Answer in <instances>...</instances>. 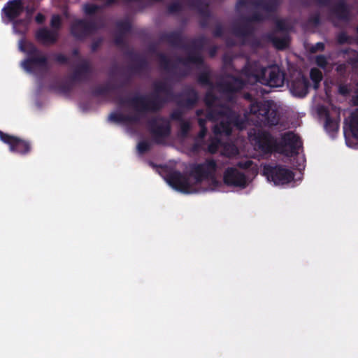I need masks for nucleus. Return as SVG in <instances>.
Masks as SVG:
<instances>
[{"mask_svg":"<svg viewBox=\"0 0 358 358\" xmlns=\"http://www.w3.org/2000/svg\"><path fill=\"white\" fill-rule=\"evenodd\" d=\"M276 28L280 31H285L286 30V24L284 20H278L276 21L275 23Z\"/></svg>","mask_w":358,"mask_h":358,"instance_id":"obj_56","label":"nucleus"},{"mask_svg":"<svg viewBox=\"0 0 358 358\" xmlns=\"http://www.w3.org/2000/svg\"><path fill=\"white\" fill-rule=\"evenodd\" d=\"M310 78L313 83H320L323 78L322 73L317 68H313L310 71Z\"/></svg>","mask_w":358,"mask_h":358,"instance_id":"obj_39","label":"nucleus"},{"mask_svg":"<svg viewBox=\"0 0 358 358\" xmlns=\"http://www.w3.org/2000/svg\"><path fill=\"white\" fill-rule=\"evenodd\" d=\"M207 42L208 39L204 36L192 39L189 45H186L187 48L184 49L187 52V55L185 57H178L176 62L185 66L189 64H195L198 66H203L204 59L201 51L203 50Z\"/></svg>","mask_w":358,"mask_h":358,"instance_id":"obj_6","label":"nucleus"},{"mask_svg":"<svg viewBox=\"0 0 358 358\" xmlns=\"http://www.w3.org/2000/svg\"><path fill=\"white\" fill-rule=\"evenodd\" d=\"M220 141L214 139L210 141L208 145V151L211 154H215L217 152L219 148Z\"/></svg>","mask_w":358,"mask_h":358,"instance_id":"obj_47","label":"nucleus"},{"mask_svg":"<svg viewBox=\"0 0 358 358\" xmlns=\"http://www.w3.org/2000/svg\"><path fill=\"white\" fill-rule=\"evenodd\" d=\"M325 113L324 128L328 133H335L338 129V124L336 120L333 119L329 111L326 108H323Z\"/></svg>","mask_w":358,"mask_h":358,"instance_id":"obj_31","label":"nucleus"},{"mask_svg":"<svg viewBox=\"0 0 358 358\" xmlns=\"http://www.w3.org/2000/svg\"><path fill=\"white\" fill-rule=\"evenodd\" d=\"M249 138L255 149L264 154H271L273 152L285 153V150L279 149L277 140L267 131L258 130L253 133L250 131Z\"/></svg>","mask_w":358,"mask_h":358,"instance_id":"obj_5","label":"nucleus"},{"mask_svg":"<svg viewBox=\"0 0 358 358\" xmlns=\"http://www.w3.org/2000/svg\"><path fill=\"white\" fill-rule=\"evenodd\" d=\"M184 113L180 109H176L170 114V119L180 122V134L182 137H187L190 129L191 124L189 121L183 119Z\"/></svg>","mask_w":358,"mask_h":358,"instance_id":"obj_29","label":"nucleus"},{"mask_svg":"<svg viewBox=\"0 0 358 358\" xmlns=\"http://www.w3.org/2000/svg\"><path fill=\"white\" fill-rule=\"evenodd\" d=\"M185 39L181 31L163 33L159 36L161 42H165L172 47L182 49L187 48V46L185 44Z\"/></svg>","mask_w":358,"mask_h":358,"instance_id":"obj_21","label":"nucleus"},{"mask_svg":"<svg viewBox=\"0 0 358 358\" xmlns=\"http://www.w3.org/2000/svg\"><path fill=\"white\" fill-rule=\"evenodd\" d=\"M99 6L92 3H86L83 7V10L87 15H94L99 10Z\"/></svg>","mask_w":358,"mask_h":358,"instance_id":"obj_41","label":"nucleus"},{"mask_svg":"<svg viewBox=\"0 0 358 358\" xmlns=\"http://www.w3.org/2000/svg\"><path fill=\"white\" fill-rule=\"evenodd\" d=\"M98 29V26L94 20L85 19H76L70 26V33L76 40L83 41Z\"/></svg>","mask_w":358,"mask_h":358,"instance_id":"obj_13","label":"nucleus"},{"mask_svg":"<svg viewBox=\"0 0 358 358\" xmlns=\"http://www.w3.org/2000/svg\"><path fill=\"white\" fill-rule=\"evenodd\" d=\"M92 73V67L87 61H83L78 65L70 76L72 82H80L87 80Z\"/></svg>","mask_w":358,"mask_h":358,"instance_id":"obj_26","label":"nucleus"},{"mask_svg":"<svg viewBox=\"0 0 358 358\" xmlns=\"http://www.w3.org/2000/svg\"><path fill=\"white\" fill-rule=\"evenodd\" d=\"M106 85L109 88V92H115V91H118L119 90L122 88L125 85V83L124 82L120 85L107 83Z\"/></svg>","mask_w":358,"mask_h":358,"instance_id":"obj_54","label":"nucleus"},{"mask_svg":"<svg viewBox=\"0 0 358 358\" xmlns=\"http://www.w3.org/2000/svg\"><path fill=\"white\" fill-rule=\"evenodd\" d=\"M189 6L196 9L202 17H210V11L208 8V3L203 0H189Z\"/></svg>","mask_w":358,"mask_h":358,"instance_id":"obj_30","label":"nucleus"},{"mask_svg":"<svg viewBox=\"0 0 358 358\" xmlns=\"http://www.w3.org/2000/svg\"><path fill=\"white\" fill-rule=\"evenodd\" d=\"M102 43H103V38L101 37L94 40V41H92V43L91 44L92 51L96 52L98 50V48L100 47V45H101Z\"/></svg>","mask_w":358,"mask_h":358,"instance_id":"obj_53","label":"nucleus"},{"mask_svg":"<svg viewBox=\"0 0 358 358\" xmlns=\"http://www.w3.org/2000/svg\"><path fill=\"white\" fill-rule=\"evenodd\" d=\"M50 24V29L46 27H43L38 29L35 32L36 40L43 45H52L58 41L59 31L62 25L61 17L57 14L53 15Z\"/></svg>","mask_w":358,"mask_h":358,"instance_id":"obj_8","label":"nucleus"},{"mask_svg":"<svg viewBox=\"0 0 358 358\" xmlns=\"http://www.w3.org/2000/svg\"><path fill=\"white\" fill-rule=\"evenodd\" d=\"M116 2H117V0H106L104 2V6H106V7L110 6L111 5L115 3Z\"/></svg>","mask_w":358,"mask_h":358,"instance_id":"obj_64","label":"nucleus"},{"mask_svg":"<svg viewBox=\"0 0 358 358\" xmlns=\"http://www.w3.org/2000/svg\"><path fill=\"white\" fill-rule=\"evenodd\" d=\"M208 129L207 128H201L199 132L197 134L196 141H202L207 134Z\"/></svg>","mask_w":358,"mask_h":358,"instance_id":"obj_57","label":"nucleus"},{"mask_svg":"<svg viewBox=\"0 0 358 358\" xmlns=\"http://www.w3.org/2000/svg\"><path fill=\"white\" fill-rule=\"evenodd\" d=\"M338 92L342 96H347L350 94V89L346 84H339L338 86Z\"/></svg>","mask_w":358,"mask_h":358,"instance_id":"obj_48","label":"nucleus"},{"mask_svg":"<svg viewBox=\"0 0 358 358\" xmlns=\"http://www.w3.org/2000/svg\"><path fill=\"white\" fill-rule=\"evenodd\" d=\"M325 48V45L322 42H317L315 45H312L310 48V52L311 53H315L318 51H324Z\"/></svg>","mask_w":358,"mask_h":358,"instance_id":"obj_49","label":"nucleus"},{"mask_svg":"<svg viewBox=\"0 0 358 358\" xmlns=\"http://www.w3.org/2000/svg\"><path fill=\"white\" fill-rule=\"evenodd\" d=\"M24 10L22 0H10L2 9L6 17L10 21L18 17Z\"/></svg>","mask_w":358,"mask_h":358,"instance_id":"obj_23","label":"nucleus"},{"mask_svg":"<svg viewBox=\"0 0 358 358\" xmlns=\"http://www.w3.org/2000/svg\"><path fill=\"white\" fill-rule=\"evenodd\" d=\"M241 73L250 82L259 83L271 87L284 84L285 73L276 66L263 67L258 62H247Z\"/></svg>","mask_w":358,"mask_h":358,"instance_id":"obj_3","label":"nucleus"},{"mask_svg":"<svg viewBox=\"0 0 358 358\" xmlns=\"http://www.w3.org/2000/svg\"><path fill=\"white\" fill-rule=\"evenodd\" d=\"M166 87V82H164V81H157V82L154 83L153 87H154L155 92L157 94H155L152 99H149L148 96H147V98L149 100H153V99H156L157 97H159L161 99H163L164 100H165V102L163 103V106H164V103L167 102V99L165 97H161L159 95V94L163 93L164 91H165V87Z\"/></svg>","mask_w":358,"mask_h":358,"instance_id":"obj_33","label":"nucleus"},{"mask_svg":"<svg viewBox=\"0 0 358 358\" xmlns=\"http://www.w3.org/2000/svg\"><path fill=\"white\" fill-rule=\"evenodd\" d=\"M53 57L55 62L60 64H67L69 62V57L62 53H56Z\"/></svg>","mask_w":358,"mask_h":358,"instance_id":"obj_45","label":"nucleus"},{"mask_svg":"<svg viewBox=\"0 0 358 358\" xmlns=\"http://www.w3.org/2000/svg\"><path fill=\"white\" fill-rule=\"evenodd\" d=\"M116 27L120 34H125L131 30V23L129 19H124L116 22Z\"/></svg>","mask_w":358,"mask_h":358,"instance_id":"obj_34","label":"nucleus"},{"mask_svg":"<svg viewBox=\"0 0 358 358\" xmlns=\"http://www.w3.org/2000/svg\"><path fill=\"white\" fill-rule=\"evenodd\" d=\"M353 104L358 106V88L355 91V95L352 98Z\"/></svg>","mask_w":358,"mask_h":358,"instance_id":"obj_61","label":"nucleus"},{"mask_svg":"<svg viewBox=\"0 0 358 358\" xmlns=\"http://www.w3.org/2000/svg\"><path fill=\"white\" fill-rule=\"evenodd\" d=\"M125 55L135 62L134 64L129 66L130 71L133 73H140L148 69L149 64L145 57L134 52L133 50H127Z\"/></svg>","mask_w":358,"mask_h":358,"instance_id":"obj_24","label":"nucleus"},{"mask_svg":"<svg viewBox=\"0 0 358 358\" xmlns=\"http://www.w3.org/2000/svg\"><path fill=\"white\" fill-rule=\"evenodd\" d=\"M168 183L175 189L185 194L192 192V187L189 178L179 171H173L167 175Z\"/></svg>","mask_w":358,"mask_h":358,"instance_id":"obj_18","label":"nucleus"},{"mask_svg":"<svg viewBox=\"0 0 358 358\" xmlns=\"http://www.w3.org/2000/svg\"><path fill=\"white\" fill-rule=\"evenodd\" d=\"M217 47L214 45L213 47H211L209 50V56L210 57H214L217 53Z\"/></svg>","mask_w":358,"mask_h":358,"instance_id":"obj_60","label":"nucleus"},{"mask_svg":"<svg viewBox=\"0 0 358 358\" xmlns=\"http://www.w3.org/2000/svg\"><path fill=\"white\" fill-rule=\"evenodd\" d=\"M315 63L322 69H325L328 64L327 57L323 55H320L316 57Z\"/></svg>","mask_w":358,"mask_h":358,"instance_id":"obj_46","label":"nucleus"},{"mask_svg":"<svg viewBox=\"0 0 358 358\" xmlns=\"http://www.w3.org/2000/svg\"><path fill=\"white\" fill-rule=\"evenodd\" d=\"M45 20V16L43 13H37V15L35 17V21L37 24H42L44 23Z\"/></svg>","mask_w":358,"mask_h":358,"instance_id":"obj_55","label":"nucleus"},{"mask_svg":"<svg viewBox=\"0 0 358 358\" xmlns=\"http://www.w3.org/2000/svg\"><path fill=\"white\" fill-rule=\"evenodd\" d=\"M263 172L268 180L273 182L276 185L287 184L294 177V173L282 165H266Z\"/></svg>","mask_w":358,"mask_h":358,"instance_id":"obj_11","label":"nucleus"},{"mask_svg":"<svg viewBox=\"0 0 358 358\" xmlns=\"http://www.w3.org/2000/svg\"><path fill=\"white\" fill-rule=\"evenodd\" d=\"M308 23L312 24L314 27H318L321 23V18L320 13H316L311 15L308 19Z\"/></svg>","mask_w":358,"mask_h":358,"instance_id":"obj_44","label":"nucleus"},{"mask_svg":"<svg viewBox=\"0 0 358 358\" xmlns=\"http://www.w3.org/2000/svg\"><path fill=\"white\" fill-rule=\"evenodd\" d=\"M182 8V3L179 1H176L168 6L167 12L169 14H176L181 12Z\"/></svg>","mask_w":358,"mask_h":358,"instance_id":"obj_37","label":"nucleus"},{"mask_svg":"<svg viewBox=\"0 0 358 358\" xmlns=\"http://www.w3.org/2000/svg\"><path fill=\"white\" fill-rule=\"evenodd\" d=\"M163 94L167 97L173 98L179 108L188 110L192 109L199 100L198 92L190 86L185 87L181 92L174 94L172 86L166 83Z\"/></svg>","mask_w":358,"mask_h":358,"instance_id":"obj_7","label":"nucleus"},{"mask_svg":"<svg viewBox=\"0 0 358 358\" xmlns=\"http://www.w3.org/2000/svg\"><path fill=\"white\" fill-rule=\"evenodd\" d=\"M148 128L157 144L164 143L171 133L170 121L164 117H155L149 120Z\"/></svg>","mask_w":358,"mask_h":358,"instance_id":"obj_9","label":"nucleus"},{"mask_svg":"<svg viewBox=\"0 0 358 358\" xmlns=\"http://www.w3.org/2000/svg\"><path fill=\"white\" fill-rule=\"evenodd\" d=\"M351 40L352 38L344 31L339 33L337 36V41L341 45L350 44Z\"/></svg>","mask_w":358,"mask_h":358,"instance_id":"obj_42","label":"nucleus"},{"mask_svg":"<svg viewBox=\"0 0 358 358\" xmlns=\"http://www.w3.org/2000/svg\"><path fill=\"white\" fill-rule=\"evenodd\" d=\"M20 48L22 52L27 55V57H33L36 55H40L41 52L32 43H27L24 45L21 44Z\"/></svg>","mask_w":358,"mask_h":358,"instance_id":"obj_32","label":"nucleus"},{"mask_svg":"<svg viewBox=\"0 0 358 358\" xmlns=\"http://www.w3.org/2000/svg\"><path fill=\"white\" fill-rule=\"evenodd\" d=\"M243 20L242 24H236L232 27V33L237 37L245 38L253 35L255 29L251 23L264 22L265 17L259 12H254L251 15L243 17Z\"/></svg>","mask_w":358,"mask_h":358,"instance_id":"obj_15","label":"nucleus"},{"mask_svg":"<svg viewBox=\"0 0 358 358\" xmlns=\"http://www.w3.org/2000/svg\"><path fill=\"white\" fill-rule=\"evenodd\" d=\"M331 13L339 20L347 22L350 20V10L344 0L338 1L331 8Z\"/></svg>","mask_w":358,"mask_h":358,"instance_id":"obj_28","label":"nucleus"},{"mask_svg":"<svg viewBox=\"0 0 358 358\" xmlns=\"http://www.w3.org/2000/svg\"><path fill=\"white\" fill-rule=\"evenodd\" d=\"M157 56L161 68L171 74L173 76L182 78L188 75V73L186 71H177V66L175 64H173L171 60L164 53L159 52Z\"/></svg>","mask_w":358,"mask_h":358,"instance_id":"obj_22","label":"nucleus"},{"mask_svg":"<svg viewBox=\"0 0 358 358\" xmlns=\"http://www.w3.org/2000/svg\"><path fill=\"white\" fill-rule=\"evenodd\" d=\"M316 1L321 6H328L331 0H316Z\"/></svg>","mask_w":358,"mask_h":358,"instance_id":"obj_63","label":"nucleus"},{"mask_svg":"<svg viewBox=\"0 0 358 358\" xmlns=\"http://www.w3.org/2000/svg\"><path fill=\"white\" fill-rule=\"evenodd\" d=\"M245 85L243 78L228 74L217 81V87L220 92L231 96L242 90Z\"/></svg>","mask_w":358,"mask_h":358,"instance_id":"obj_14","label":"nucleus"},{"mask_svg":"<svg viewBox=\"0 0 358 358\" xmlns=\"http://www.w3.org/2000/svg\"><path fill=\"white\" fill-rule=\"evenodd\" d=\"M0 140L9 147V150L22 156H26L32 151L31 141L28 139L4 133L0 130Z\"/></svg>","mask_w":358,"mask_h":358,"instance_id":"obj_10","label":"nucleus"},{"mask_svg":"<svg viewBox=\"0 0 358 358\" xmlns=\"http://www.w3.org/2000/svg\"><path fill=\"white\" fill-rule=\"evenodd\" d=\"M209 17H201L199 21V24L202 28H206L208 25Z\"/></svg>","mask_w":358,"mask_h":358,"instance_id":"obj_59","label":"nucleus"},{"mask_svg":"<svg viewBox=\"0 0 358 358\" xmlns=\"http://www.w3.org/2000/svg\"><path fill=\"white\" fill-rule=\"evenodd\" d=\"M217 97L212 92H208L205 95L207 118L212 122L220 121L213 129L214 134L229 136L232 133L233 127L238 130L244 129L247 125L246 116L242 117L226 104L217 105Z\"/></svg>","mask_w":358,"mask_h":358,"instance_id":"obj_1","label":"nucleus"},{"mask_svg":"<svg viewBox=\"0 0 358 358\" xmlns=\"http://www.w3.org/2000/svg\"><path fill=\"white\" fill-rule=\"evenodd\" d=\"M310 87V83L306 77L301 75L295 78L291 85V90L294 94L299 97H305Z\"/></svg>","mask_w":358,"mask_h":358,"instance_id":"obj_25","label":"nucleus"},{"mask_svg":"<svg viewBox=\"0 0 358 358\" xmlns=\"http://www.w3.org/2000/svg\"><path fill=\"white\" fill-rule=\"evenodd\" d=\"M73 89V85L70 83H62L59 85V90L64 94H69Z\"/></svg>","mask_w":358,"mask_h":358,"instance_id":"obj_51","label":"nucleus"},{"mask_svg":"<svg viewBox=\"0 0 358 358\" xmlns=\"http://www.w3.org/2000/svg\"><path fill=\"white\" fill-rule=\"evenodd\" d=\"M22 65L25 71L29 73H34L36 69L47 71L48 69V58L43 55H36L33 57H27L22 62Z\"/></svg>","mask_w":358,"mask_h":358,"instance_id":"obj_20","label":"nucleus"},{"mask_svg":"<svg viewBox=\"0 0 358 358\" xmlns=\"http://www.w3.org/2000/svg\"><path fill=\"white\" fill-rule=\"evenodd\" d=\"M279 149L285 150L286 156L297 155L302 142L299 136L292 131H287L282 135L281 141L278 143Z\"/></svg>","mask_w":358,"mask_h":358,"instance_id":"obj_16","label":"nucleus"},{"mask_svg":"<svg viewBox=\"0 0 358 358\" xmlns=\"http://www.w3.org/2000/svg\"><path fill=\"white\" fill-rule=\"evenodd\" d=\"M197 82L203 86H213V82L210 78V73L208 71L201 72L197 77Z\"/></svg>","mask_w":358,"mask_h":358,"instance_id":"obj_35","label":"nucleus"},{"mask_svg":"<svg viewBox=\"0 0 358 358\" xmlns=\"http://www.w3.org/2000/svg\"><path fill=\"white\" fill-rule=\"evenodd\" d=\"M151 145L147 141H141L137 145V150L140 154H144L150 150Z\"/></svg>","mask_w":358,"mask_h":358,"instance_id":"obj_43","label":"nucleus"},{"mask_svg":"<svg viewBox=\"0 0 358 358\" xmlns=\"http://www.w3.org/2000/svg\"><path fill=\"white\" fill-rule=\"evenodd\" d=\"M354 57L350 59L352 63H358V52L355 50H352Z\"/></svg>","mask_w":358,"mask_h":358,"instance_id":"obj_62","label":"nucleus"},{"mask_svg":"<svg viewBox=\"0 0 358 358\" xmlns=\"http://www.w3.org/2000/svg\"><path fill=\"white\" fill-rule=\"evenodd\" d=\"M345 123L348 128V130L345 131V137L348 134L358 141V108H355L350 113ZM346 143L350 146L348 138H346Z\"/></svg>","mask_w":358,"mask_h":358,"instance_id":"obj_27","label":"nucleus"},{"mask_svg":"<svg viewBox=\"0 0 358 358\" xmlns=\"http://www.w3.org/2000/svg\"><path fill=\"white\" fill-rule=\"evenodd\" d=\"M114 43L122 49L127 48L128 44L124 38V34L118 33L114 38Z\"/></svg>","mask_w":358,"mask_h":358,"instance_id":"obj_38","label":"nucleus"},{"mask_svg":"<svg viewBox=\"0 0 358 358\" xmlns=\"http://www.w3.org/2000/svg\"><path fill=\"white\" fill-rule=\"evenodd\" d=\"M207 120H209L207 117L206 116V118L199 117L198 118V124L200 127V128H207L206 127V122Z\"/></svg>","mask_w":358,"mask_h":358,"instance_id":"obj_58","label":"nucleus"},{"mask_svg":"<svg viewBox=\"0 0 358 358\" xmlns=\"http://www.w3.org/2000/svg\"><path fill=\"white\" fill-rule=\"evenodd\" d=\"M274 46L278 50H284L288 45V41L285 37L272 36L271 38Z\"/></svg>","mask_w":358,"mask_h":358,"instance_id":"obj_36","label":"nucleus"},{"mask_svg":"<svg viewBox=\"0 0 358 358\" xmlns=\"http://www.w3.org/2000/svg\"><path fill=\"white\" fill-rule=\"evenodd\" d=\"M109 93V88L106 85L104 86H97L92 91V94L94 96H104Z\"/></svg>","mask_w":358,"mask_h":358,"instance_id":"obj_40","label":"nucleus"},{"mask_svg":"<svg viewBox=\"0 0 358 358\" xmlns=\"http://www.w3.org/2000/svg\"><path fill=\"white\" fill-rule=\"evenodd\" d=\"M281 0H238L236 3V10L252 6L257 8H261L266 13H275L277 11Z\"/></svg>","mask_w":358,"mask_h":358,"instance_id":"obj_17","label":"nucleus"},{"mask_svg":"<svg viewBox=\"0 0 358 358\" xmlns=\"http://www.w3.org/2000/svg\"><path fill=\"white\" fill-rule=\"evenodd\" d=\"M115 102L120 106H129L131 107L134 110L135 114L128 115L113 112L108 117L110 121L115 123H137L147 113L159 111L162 108L165 100L159 97L149 100L145 95L143 94H136L129 99L117 95L115 97Z\"/></svg>","mask_w":358,"mask_h":358,"instance_id":"obj_2","label":"nucleus"},{"mask_svg":"<svg viewBox=\"0 0 358 358\" xmlns=\"http://www.w3.org/2000/svg\"><path fill=\"white\" fill-rule=\"evenodd\" d=\"M253 164V162L250 159L240 161L236 164V166L242 169H248Z\"/></svg>","mask_w":358,"mask_h":358,"instance_id":"obj_50","label":"nucleus"},{"mask_svg":"<svg viewBox=\"0 0 358 358\" xmlns=\"http://www.w3.org/2000/svg\"><path fill=\"white\" fill-rule=\"evenodd\" d=\"M223 181L229 187L245 188L248 185L246 176L235 167H228L225 169Z\"/></svg>","mask_w":358,"mask_h":358,"instance_id":"obj_19","label":"nucleus"},{"mask_svg":"<svg viewBox=\"0 0 358 358\" xmlns=\"http://www.w3.org/2000/svg\"><path fill=\"white\" fill-rule=\"evenodd\" d=\"M223 34L224 28L222 25L221 24H217L213 31V36L216 38H220L223 36Z\"/></svg>","mask_w":358,"mask_h":358,"instance_id":"obj_52","label":"nucleus"},{"mask_svg":"<svg viewBox=\"0 0 358 358\" xmlns=\"http://www.w3.org/2000/svg\"><path fill=\"white\" fill-rule=\"evenodd\" d=\"M217 167V163L213 159H207L203 163L191 164L189 175L199 184L213 177Z\"/></svg>","mask_w":358,"mask_h":358,"instance_id":"obj_12","label":"nucleus"},{"mask_svg":"<svg viewBox=\"0 0 358 358\" xmlns=\"http://www.w3.org/2000/svg\"><path fill=\"white\" fill-rule=\"evenodd\" d=\"M250 112L257 119V122L264 126H275L280 121L278 110L271 107L268 101H256L251 103Z\"/></svg>","mask_w":358,"mask_h":358,"instance_id":"obj_4","label":"nucleus"}]
</instances>
